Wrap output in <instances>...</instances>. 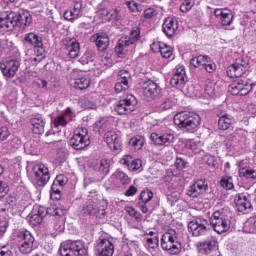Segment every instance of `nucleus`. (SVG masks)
Segmentation results:
<instances>
[{
  "mask_svg": "<svg viewBox=\"0 0 256 256\" xmlns=\"http://www.w3.org/2000/svg\"><path fill=\"white\" fill-rule=\"evenodd\" d=\"M93 129L96 133H103V131L107 132V129H111V124L107 118H101L93 125Z\"/></svg>",
  "mask_w": 256,
  "mask_h": 256,
  "instance_id": "obj_31",
  "label": "nucleus"
},
{
  "mask_svg": "<svg viewBox=\"0 0 256 256\" xmlns=\"http://www.w3.org/2000/svg\"><path fill=\"white\" fill-rule=\"evenodd\" d=\"M161 94V87L157 83L148 80L143 84V95L148 100L151 101L155 97H159Z\"/></svg>",
  "mask_w": 256,
  "mask_h": 256,
  "instance_id": "obj_15",
  "label": "nucleus"
},
{
  "mask_svg": "<svg viewBox=\"0 0 256 256\" xmlns=\"http://www.w3.org/2000/svg\"><path fill=\"white\" fill-rule=\"evenodd\" d=\"M50 195L51 199H61V188L55 184H52Z\"/></svg>",
  "mask_w": 256,
  "mask_h": 256,
  "instance_id": "obj_50",
  "label": "nucleus"
},
{
  "mask_svg": "<svg viewBox=\"0 0 256 256\" xmlns=\"http://www.w3.org/2000/svg\"><path fill=\"white\" fill-rule=\"evenodd\" d=\"M206 164L208 167H212V169H217V159L215 156H208L206 159Z\"/></svg>",
  "mask_w": 256,
  "mask_h": 256,
  "instance_id": "obj_62",
  "label": "nucleus"
},
{
  "mask_svg": "<svg viewBox=\"0 0 256 256\" xmlns=\"http://www.w3.org/2000/svg\"><path fill=\"white\" fill-rule=\"evenodd\" d=\"M71 87L83 91L91 87V77L83 71H75L72 74V78L69 80Z\"/></svg>",
  "mask_w": 256,
  "mask_h": 256,
  "instance_id": "obj_9",
  "label": "nucleus"
},
{
  "mask_svg": "<svg viewBox=\"0 0 256 256\" xmlns=\"http://www.w3.org/2000/svg\"><path fill=\"white\" fill-rule=\"evenodd\" d=\"M150 139L154 143V145H158L159 147H161L163 145H169V143H173V141H175V136L171 133H166L163 135L152 133L150 135Z\"/></svg>",
  "mask_w": 256,
  "mask_h": 256,
  "instance_id": "obj_22",
  "label": "nucleus"
},
{
  "mask_svg": "<svg viewBox=\"0 0 256 256\" xmlns=\"http://www.w3.org/2000/svg\"><path fill=\"white\" fill-rule=\"evenodd\" d=\"M139 39H141V30L139 29V27L132 28L129 36L130 45H135V43H137Z\"/></svg>",
  "mask_w": 256,
  "mask_h": 256,
  "instance_id": "obj_38",
  "label": "nucleus"
},
{
  "mask_svg": "<svg viewBox=\"0 0 256 256\" xmlns=\"http://www.w3.org/2000/svg\"><path fill=\"white\" fill-rule=\"evenodd\" d=\"M17 239L19 245V250L24 255H29L31 251H33V243H35V238L33 237V234L31 232L24 230L21 232H18Z\"/></svg>",
  "mask_w": 256,
  "mask_h": 256,
  "instance_id": "obj_10",
  "label": "nucleus"
},
{
  "mask_svg": "<svg viewBox=\"0 0 256 256\" xmlns=\"http://www.w3.org/2000/svg\"><path fill=\"white\" fill-rule=\"evenodd\" d=\"M239 176L245 179H256V170L251 167H243L239 170Z\"/></svg>",
  "mask_w": 256,
  "mask_h": 256,
  "instance_id": "obj_34",
  "label": "nucleus"
},
{
  "mask_svg": "<svg viewBox=\"0 0 256 256\" xmlns=\"http://www.w3.org/2000/svg\"><path fill=\"white\" fill-rule=\"evenodd\" d=\"M7 193H9V185H7L5 182H0V199L5 197Z\"/></svg>",
  "mask_w": 256,
  "mask_h": 256,
  "instance_id": "obj_60",
  "label": "nucleus"
},
{
  "mask_svg": "<svg viewBox=\"0 0 256 256\" xmlns=\"http://www.w3.org/2000/svg\"><path fill=\"white\" fill-rule=\"evenodd\" d=\"M209 56H198L194 57L190 60L191 67H194V69H197V67L204 68L208 63Z\"/></svg>",
  "mask_w": 256,
  "mask_h": 256,
  "instance_id": "obj_32",
  "label": "nucleus"
},
{
  "mask_svg": "<svg viewBox=\"0 0 256 256\" xmlns=\"http://www.w3.org/2000/svg\"><path fill=\"white\" fill-rule=\"evenodd\" d=\"M147 245L150 253L156 256L159 253V239L157 236L146 237Z\"/></svg>",
  "mask_w": 256,
  "mask_h": 256,
  "instance_id": "obj_30",
  "label": "nucleus"
},
{
  "mask_svg": "<svg viewBox=\"0 0 256 256\" xmlns=\"http://www.w3.org/2000/svg\"><path fill=\"white\" fill-rule=\"evenodd\" d=\"M174 123L179 129L197 131L201 125V116L193 112H179L174 116Z\"/></svg>",
  "mask_w": 256,
  "mask_h": 256,
  "instance_id": "obj_2",
  "label": "nucleus"
},
{
  "mask_svg": "<svg viewBox=\"0 0 256 256\" xmlns=\"http://www.w3.org/2000/svg\"><path fill=\"white\" fill-rule=\"evenodd\" d=\"M32 179L38 187H45L51 179L49 168L45 164H36L32 167Z\"/></svg>",
  "mask_w": 256,
  "mask_h": 256,
  "instance_id": "obj_7",
  "label": "nucleus"
},
{
  "mask_svg": "<svg viewBox=\"0 0 256 256\" xmlns=\"http://www.w3.org/2000/svg\"><path fill=\"white\" fill-rule=\"evenodd\" d=\"M151 199H153V192L151 190L146 189L141 192L140 200L142 201V203H149Z\"/></svg>",
  "mask_w": 256,
  "mask_h": 256,
  "instance_id": "obj_47",
  "label": "nucleus"
},
{
  "mask_svg": "<svg viewBox=\"0 0 256 256\" xmlns=\"http://www.w3.org/2000/svg\"><path fill=\"white\" fill-rule=\"evenodd\" d=\"M210 225L216 233L222 235L231 229V220L223 212L217 210L210 217Z\"/></svg>",
  "mask_w": 256,
  "mask_h": 256,
  "instance_id": "obj_5",
  "label": "nucleus"
},
{
  "mask_svg": "<svg viewBox=\"0 0 256 256\" xmlns=\"http://www.w3.org/2000/svg\"><path fill=\"white\" fill-rule=\"evenodd\" d=\"M24 42L26 45H32V47H37L38 49H43V39L35 33H28L24 37Z\"/></svg>",
  "mask_w": 256,
  "mask_h": 256,
  "instance_id": "obj_27",
  "label": "nucleus"
},
{
  "mask_svg": "<svg viewBox=\"0 0 256 256\" xmlns=\"http://www.w3.org/2000/svg\"><path fill=\"white\" fill-rule=\"evenodd\" d=\"M130 145L134 149V151H139L143 149V145H145V138L140 135H137L130 139Z\"/></svg>",
  "mask_w": 256,
  "mask_h": 256,
  "instance_id": "obj_33",
  "label": "nucleus"
},
{
  "mask_svg": "<svg viewBox=\"0 0 256 256\" xmlns=\"http://www.w3.org/2000/svg\"><path fill=\"white\" fill-rule=\"evenodd\" d=\"M62 256H87V248L81 241L67 240L60 245Z\"/></svg>",
  "mask_w": 256,
  "mask_h": 256,
  "instance_id": "obj_4",
  "label": "nucleus"
},
{
  "mask_svg": "<svg viewBox=\"0 0 256 256\" xmlns=\"http://www.w3.org/2000/svg\"><path fill=\"white\" fill-rule=\"evenodd\" d=\"M209 189V184L207 183V180L200 179L191 185L187 191V195L189 197H193L194 199H197V197H200V195H203L205 191Z\"/></svg>",
  "mask_w": 256,
  "mask_h": 256,
  "instance_id": "obj_14",
  "label": "nucleus"
},
{
  "mask_svg": "<svg viewBox=\"0 0 256 256\" xmlns=\"http://www.w3.org/2000/svg\"><path fill=\"white\" fill-rule=\"evenodd\" d=\"M175 167L178 171H183V169H186L187 167V162H185L183 158H176Z\"/></svg>",
  "mask_w": 256,
  "mask_h": 256,
  "instance_id": "obj_57",
  "label": "nucleus"
},
{
  "mask_svg": "<svg viewBox=\"0 0 256 256\" xmlns=\"http://www.w3.org/2000/svg\"><path fill=\"white\" fill-rule=\"evenodd\" d=\"M240 81V95H248L250 91L253 90V83L249 80H239Z\"/></svg>",
  "mask_w": 256,
  "mask_h": 256,
  "instance_id": "obj_36",
  "label": "nucleus"
},
{
  "mask_svg": "<svg viewBox=\"0 0 256 256\" xmlns=\"http://www.w3.org/2000/svg\"><path fill=\"white\" fill-rule=\"evenodd\" d=\"M164 44H165V42H161L159 40H155L151 44V50L153 51V53H159L161 51V48L163 47Z\"/></svg>",
  "mask_w": 256,
  "mask_h": 256,
  "instance_id": "obj_54",
  "label": "nucleus"
},
{
  "mask_svg": "<svg viewBox=\"0 0 256 256\" xmlns=\"http://www.w3.org/2000/svg\"><path fill=\"white\" fill-rule=\"evenodd\" d=\"M80 213L84 217L94 215L98 219H103V217H105V208L98 206L93 201H88L80 208Z\"/></svg>",
  "mask_w": 256,
  "mask_h": 256,
  "instance_id": "obj_13",
  "label": "nucleus"
},
{
  "mask_svg": "<svg viewBox=\"0 0 256 256\" xmlns=\"http://www.w3.org/2000/svg\"><path fill=\"white\" fill-rule=\"evenodd\" d=\"M101 62L106 67H111L113 65V59H111V55H109V54L103 55L101 58Z\"/></svg>",
  "mask_w": 256,
  "mask_h": 256,
  "instance_id": "obj_63",
  "label": "nucleus"
},
{
  "mask_svg": "<svg viewBox=\"0 0 256 256\" xmlns=\"http://www.w3.org/2000/svg\"><path fill=\"white\" fill-rule=\"evenodd\" d=\"M217 247H218V242L215 240V238H212L204 241L203 243H200L197 246V249L199 253H202V255H209V253H213V251H215Z\"/></svg>",
  "mask_w": 256,
  "mask_h": 256,
  "instance_id": "obj_23",
  "label": "nucleus"
},
{
  "mask_svg": "<svg viewBox=\"0 0 256 256\" xmlns=\"http://www.w3.org/2000/svg\"><path fill=\"white\" fill-rule=\"evenodd\" d=\"M201 141L195 139H188L185 141L186 149H190L191 151H197V148L200 147Z\"/></svg>",
  "mask_w": 256,
  "mask_h": 256,
  "instance_id": "obj_45",
  "label": "nucleus"
},
{
  "mask_svg": "<svg viewBox=\"0 0 256 256\" xmlns=\"http://www.w3.org/2000/svg\"><path fill=\"white\" fill-rule=\"evenodd\" d=\"M79 63H81V65H93V52L86 51L80 58Z\"/></svg>",
  "mask_w": 256,
  "mask_h": 256,
  "instance_id": "obj_43",
  "label": "nucleus"
},
{
  "mask_svg": "<svg viewBox=\"0 0 256 256\" xmlns=\"http://www.w3.org/2000/svg\"><path fill=\"white\" fill-rule=\"evenodd\" d=\"M137 98L134 95L129 97V109L130 111H135L137 109Z\"/></svg>",
  "mask_w": 256,
  "mask_h": 256,
  "instance_id": "obj_64",
  "label": "nucleus"
},
{
  "mask_svg": "<svg viewBox=\"0 0 256 256\" xmlns=\"http://www.w3.org/2000/svg\"><path fill=\"white\" fill-rule=\"evenodd\" d=\"M129 47V40L127 36H123L119 39L118 45L115 47V53L118 57H125L127 55V49Z\"/></svg>",
  "mask_w": 256,
  "mask_h": 256,
  "instance_id": "obj_28",
  "label": "nucleus"
},
{
  "mask_svg": "<svg viewBox=\"0 0 256 256\" xmlns=\"http://www.w3.org/2000/svg\"><path fill=\"white\" fill-rule=\"evenodd\" d=\"M10 135L11 132L9 131V128L7 126L0 127V141H7Z\"/></svg>",
  "mask_w": 256,
  "mask_h": 256,
  "instance_id": "obj_52",
  "label": "nucleus"
},
{
  "mask_svg": "<svg viewBox=\"0 0 256 256\" xmlns=\"http://www.w3.org/2000/svg\"><path fill=\"white\" fill-rule=\"evenodd\" d=\"M104 141L113 151L121 149V138L119 137L117 132L113 130H108L107 132H105Z\"/></svg>",
  "mask_w": 256,
  "mask_h": 256,
  "instance_id": "obj_20",
  "label": "nucleus"
},
{
  "mask_svg": "<svg viewBox=\"0 0 256 256\" xmlns=\"http://www.w3.org/2000/svg\"><path fill=\"white\" fill-rule=\"evenodd\" d=\"M231 123H233V121L227 113L221 112L219 114L218 127L221 131H227V129L231 127Z\"/></svg>",
  "mask_w": 256,
  "mask_h": 256,
  "instance_id": "obj_29",
  "label": "nucleus"
},
{
  "mask_svg": "<svg viewBox=\"0 0 256 256\" xmlns=\"http://www.w3.org/2000/svg\"><path fill=\"white\" fill-rule=\"evenodd\" d=\"M115 247L109 239H102L96 245V256H113Z\"/></svg>",
  "mask_w": 256,
  "mask_h": 256,
  "instance_id": "obj_18",
  "label": "nucleus"
},
{
  "mask_svg": "<svg viewBox=\"0 0 256 256\" xmlns=\"http://www.w3.org/2000/svg\"><path fill=\"white\" fill-rule=\"evenodd\" d=\"M129 89V80H127L126 76L120 74V81L115 85V91L117 93H121V91H125Z\"/></svg>",
  "mask_w": 256,
  "mask_h": 256,
  "instance_id": "obj_35",
  "label": "nucleus"
},
{
  "mask_svg": "<svg viewBox=\"0 0 256 256\" xmlns=\"http://www.w3.org/2000/svg\"><path fill=\"white\" fill-rule=\"evenodd\" d=\"M129 215L132 217V219H136L137 226H139L141 223V214L135 211V208H130Z\"/></svg>",
  "mask_w": 256,
  "mask_h": 256,
  "instance_id": "obj_56",
  "label": "nucleus"
},
{
  "mask_svg": "<svg viewBox=\"0 0 256 256\" xmlns=\"http://www.w3.org/2000/svg\"><path fill=\"white\" fill-rule=\"evenodd\" d=\"M207 61L208 62L203 67V69H205L207 71V73H213L215 71V69H217V65H215V63H213V61H211V58H209V57H208Z\"/></svg>",
  "mask_w": 256,
  "mask_h": 256,
  "instance_id": "obj_55",
  "label": "nucleus"
},
{
  "mask_svg": "<svg viewBox=\"0 0 256 256\" xmlns=\"http://www.w3.org/2000/svg\"><path fill=\"white\" fill-rule=\"evenodd\" d=\"M127 107H129V101L127 99L120 100L115 111H117L119 115H125V113H127Z\"/></svg>",
  "mask_w": 256,
  "mask_h": 256,
  "instance_id": "obj_42",
  "label": "nucleus"
},
{
  "mask_svg": "<svg viewBox=\"0 0 256 256\" xmlns=\"http://www.w3.org/2000/svg\"><path fill=\"white\" fill-rule=\"evenodd\" d=\"M30 123L33 127L32 131L35 135H43L45 133V120L41 116L31 118Z\"/></svg>",
  "mask_w": 256,
  "mask_h": 256,
  "instance_id": "obj_25",
  "label": "nucleus"
},
{
  "mask_svg": "<svg viewBox=\"0 0 256 256\" xmlns=\"http://www.w3.org/2000/svg\"><path fill=\"white\" fill-rule=\"evenodd\" d=\"M68 124L69 121L64 115H60L53 120L55 129H59V127H67Z\"/></svg>",
  "mask_w": 256,
  "mask_h": 256,
  "instance_id": "obj_41",
  "label": "nucleus"
},
{
  "mask_svg": "<svg viewBox=\"0 0 256 256\" xmlns=\"http://www.w3.org/2000/svg\"><path fill=\"white\" fill-rule=\"evenodd\" d=\"M249 70V58L240 57L235 60L233 64H231L227 69V75L231 79H235L237 77H243L245 73Z\"/></svg>",
  "mask_w": 256,
  "mask_h": 256,
  "instance_id": "obj_6",
  "label": "nucleus"
},
{
  "mask_svg": "<svg viewBox=\"0 0 256 256\" xmlns=\"http://www.w3.org/2000/svg\"><path fill=\"white\" fill-rule=\"evenodd\" d=\"M177 27V21H175L174 18L168 17L164 20L162 30L164 31L165 35H167V37H173L177 31Z\"/></svg>",
  "mask_w": 256,
  "mask_h": 256,
  "instance_id": "obj_24",
  "label": "nucleus"
},
{
  "mask_svg": "<svg viewBox=\"0 0 256 256\" xmlns=\"http://www.w3.org/2000/svg\"><path fill=\"white\" fill-rule=\"evenodd\" d=\"M62 43L66 47L70 59H76V57H79L81 46L79 45L77 39L65 37L63 38Z\"/></svg>",
  "mask_w": 256,
  "mask_h": 256,
  "instance_id": "obj_16",
  "label": "nucleus"
},
{
  "mask_svg": "<svg viewBox=\"0 0 256 256\" xmlns=\"http://www.w3.org/2000/svg\"><path fill=\"white\" fill-rule=\"evenodd\" d=\"M235 205L240 213H245L247 209H251V202L245 194H239L236 196Z\"/></svg>",
  "mask_w": 256,
  "mask_h": 256,
  "instance_id": "obj_26",
  "label": "nucleus"
},
{
  "mask_svg": "<svg viewBox=\"0 0 256 256\" xmlns=\"http://www.w3.org/2000/svg\"><path fill=\"white\" fill-rule=\"evenodd\" d=\"M220 185L224 189L231 190L234 187L233 179L231 177H224V178L221 179Z\"/></svg>",
  "mask_w": 256,
  "mask_h": 256,
  "instance_id": "obj_48",
  "label": "nucleus"
},
{
  "mask_svg": "<svg viewBox=\"0 0 256 256\" xmlns=\"http://www.w3.org/2000/svg\"><path fill=\"white\" fill-rule=\"evenodd\" d=\"M187 83V75L185 73V67L179 66L176 70V73L170 80V84L172 87H176V89H182Z\"/></svg>",
  "mask_w": 256,
  "mask_h": 256,
  "instance_id": "obj_19",
  "label": "nucleus"
},
{
  "mask_svg": "<svg viewBox=\"0 0 256 256\" xmlns=\"http://www.w3.org/2000/svg\"><path fill=\"white\" fill-rule=\"evenodd\" d=\"M129 9L132 11V13H141V11H143V7H141V5L137 4L135 1L130 2Z\"/></svg>",
  "mask_w": 256,
  "mask_h": 256,
  "instance_id": "obj_58",
  "label": "nucleus"
},
{
  "mask_svg": "<svg viewBox=\"0 0 256 256\" xmlns=\"http://www.w3.org/2000/svg\"><path fill=\"white\" fill-rule=\"evenodd\" d=\"M214 17H216L224 27H229V25L233 23V12L227 8L215 9Z\"/></svg>",
  "mask_w": 256,
  "mask_h": 256,
  "instance_id": "obj_17",
  "label": "nucleus"
},
{
  "mask_svg": "<svg viewBox=\"0 0 256 256\" xmlns=\"http://www.w3.org/2000/svg\"><path fill=\"white\" fill-rule=\"evenodd\" d=\"M188 231L194 237H201L209 231V221L205 218H196L188 223Z\"/></svg>",
  "mask_w": 256,
  "mask_h": 256,
  "instance_id": "obj_11",
  "label": "nucleus"
},
{
  "mask_svg": "<svg viewBox=\"0 0 256 256\" xmlns=\"http://www.w3.org/2000/svg\"><path fill=\"white\" fill-rule=\"evenodd\" d=\"M112 179H114L115 181H119L122 185H127L129 181V176H127V174H125L124 172L118 170L112 175Z\"/></svg>",
  "mask_w": 256,
  "mask_h": 256,
  "instance_id": "obj_39",
  "label": "nucleus"
},
{
  "mask_svg": "<svg viewBox=\"0 0 256 256\" xmlns=\"http://www.w3.org/2000/svg\"><path fill=\"white\" fill-rule=\"evenodd\" d=\"M229 93L231 95H241V84L240 80L236 83H233L229 86Z\"/></svg>",
  "mask_w": 256,
  "mask_h": 256,
  "instance_id": "obj_49",
  "label": "nucleus"
},
{
  "mask_svg": "<svg viewBox=\"0 0 256 256\" xmlns=\"http://www.w3.org/2000/svg\"><path fill=\"white\" fill-rule=\"evenodd\" d=\"M161 247L170 255H178L181 251V243L177 240V232L174 229L167 230L161 238Z\"/></svg>",
  "mask_w": 256,
  "mask_h": 256,
  "instance_id": "obj_3",
  "label": "nucleus"
},
{
  "mask_svg": "<svg viewBox=\"0 0 256 256\" xmlns=\"http://www.w3.org/2000/svg\"><path fill=\"white\" fill-rule=\"evenodd\" d=\"M159 53L164 59H169L171 58V55H173V48L164 43L162 44Z\"/></svg>",
  "mask_w": 256,
  "mask_h": 256,
  "instance_id": "obj_44",
  "label": "nucleus"
},
{
  "mask_svg": "<svg viewBox=\"0 0 256 256\" xmlns=\"http://www.w3.org/2000/svg\"><path fill=\"white\" fill-rule=\"evenodd\" d=\"M31 21V14L27 10H22L19 14L4 12L0 15V29L12 31L13 27H28Z\"/></svg>",
  "mask_w": 256,
  "mask_h": 256,
  "instance_id": "obj_1",
  "label": "nucleus"
},
{
  "mask_svg": "<svg viewBox=\"0 0 256 256\" xmlns=\"http://www.w3.org/2000/svg\"><path fill=\"white\" fill-rule=\"evenodd\" d=\"M20 66L21 62H19V60L16 58H10L0 63V70L2 71L4 77L13 79V77L17 75Z\"/></svg>",
  "mask_w": 256,
  "mask_h": 256,
  "instance_id": "obj_12",
  "label": "nucleus"
},
{
  "mask_svg": "<svg viewBox=\"0 0 256 256\" xmlns=\"http://www.w3.org/2000/svg\"><path fill=\"white\" fill-rule=\"evenodd\" d=\"M102 15H105L108 21H113V19L119 20V12L117 10H102Z\"/></svg>",
  "mask_w": 256,
  "mask_h": 256,
  "instance_id": "obj_46",
  "label": "nucleus"
},
{
  "mask_svg": "<svg viewBox=\"0 0 256 256\" xmlns=\"http://www.w3.org/2000/svg\"><path fill=\"white\" fill-rule=\"evenodd\" d=\"M193 9V3L190 0H184L180 6V11L182 13H189Z\"/></svg>",
  "mask_w": 256,
  "mask_h": 256,
  "instance_id": "obj_53",
  "label": "nucleus"
},
{
  "mask_svg": "<svg viewBox=\"0 0 256 256\" xmlns=\"http://www.w3.org/2000/svg\"><path fill=\"white\" fill-rule=\"evenodd\" d=\"M94 167L103 175H107V173H109V162H107V160L99 161Z\"/></svg>",
  "mask_w": 256,
  "mask_h": 256,
  "instance_id": "obj_40",
  "label": "nucleus"
},
{
  "mask_svg": "<svg viewBox=\"0 0 256 256\" xmlns=\"http://www.w3.org/2000/svg\"><path fill=\"white\" fill-rule=\"evenodd\" d=\"M78 17V14H75L73 10H67L64 13V19H66L67 21H73V19H78Z\"/></svg>",
  "mask_w": 256,
  "mask_h": 256,
  "instance_id": "obj_61",
  "label": "nucleus"
},
{
  "mask_svg": "<svg viewBox=\"0 0 256 256\" xmlns=\"http://www.w3.org/2000/svg\"><path fill=\"white\" fill-rule=\"evenodd\" d=\"M53 185H56L57 187H65L67 185V178L65 175H58L56 176Z\"/></svg>",
  "mask_w": 256,
  "mask_h": 256,
  "instance_id": "obj_51",
  "label": "nucleus"
},
{
  "mask_svg": "<svg viewBox=\"0 0 256 256\" xmlns=\"http://www.w3.org/2000/svg\"><path fill=\"white\" fill-rule=\"evenodd\" d=\"M87 128L85 127H78L74 131V135L70 140V144L72 145L73 149L81 150L85 149L87 145H89V136H88Z\"/></svg>",
  "mask_w": 256,
  "mask_h": 256,
  "instance_id": "obj_8",
  "label": "nucleus"
},
{
  "mask_svg": "<svg viewBox=\"0 0 256 256\" xmlns=\"http://www.w3.org/2000/svg\"><path fill=\"white\" fill-rule=\"evenodd\" d=\"M7 220L5 218H0V237H3L7 233Z\"/></svg>",
  "mask_w": 256,
  "mask_h": 256,
  "instance_id": "obj_59",
  "label": "nucleus"
},
{
  "mask_svg": "<svg viewBox=\"0 0 256 256\" xmlns=\"http://www.w3.org/2000/svg\"><path fill=\"white\" fill-rule=\"evenodd\" d=\"M90 41L95 43L98 51H105L109 47V36L106 33H96L91 36Z\"/></svg>",
  "mask_w": 256,
  "mask_h": 256,
  "instance_id": "obj_21",
  "label": "nucleus"
},
{
  "mask_svg": "<svg viewBox=\"0 0 256 256\" xmlns=\"http://www.w3.org/2000/svg\"><path fill=\"white\" fill-rule=\"evenodd\" d=\"M27 221L33 226H37L41 223H43V220L41 219V216L37 215V210L31 211V213L27 217Z\"/></svg>",
  "mask_w": 256,
  "mask_h": 256,
  "instance_id": "obj_37",
  "label": "nucleus"
}]
</instances>
